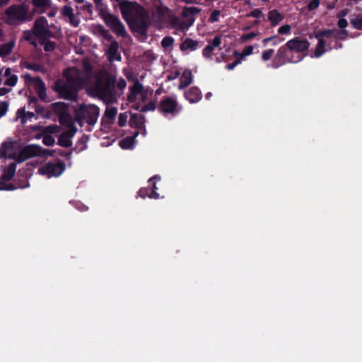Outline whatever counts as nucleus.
I'll return each instance as SVG.
<instances>
[{
	"mask_svg": "<svg viewBox=\"0 0 362 362\" xmlns=\"http://www.w3.org/2000/svg\"><path fill=\"white\" fill-rule=\"evenodd\" d=\"M116 78L105 70L98 71L88 81V93L103 100L105 103H112L117 98L114 93Z\"/></svg>",
	"mask_w": 362,
	"mask_h": 362,
	"instance_id": "f257e3e1",
	"label": "nucleus"
},
{
	"mask_svg": "<svg viewBox=\"0 0 362 362\" xmlns=\"http://www.w3.org/2000/svg\"><path fill=\"white\" fill-rule=\"evenodd\" d=\"M121 13L133 32L145 35L150 25L148 13L136 3L121 4Z\"/></svg>",
	"mask_w": 362,
	"mask_h": 362,
	"instance_id": "f03ea898",
	"label": "nucleus"
},
{
	"mask_svg": "<svg viewBox=\"0 0 362 362\" xmlns=\"http://www.w3.org/2000/svg\"><path fill=\"white\" fill-rule=\"evenodd\" d=\"M33 16L34 13H30L28 5L13 4L5 10L3 20L8 25H16L30 21Z\"/></svg>",
	"mask_w": 362,
	"mask_h": 362,
	"instance_id": "7ed1b4c3",
	"label": "nucleus"
},
{
	"mask_svg": "<svg viewBox=\"0 0 362 362\" xmlns=\"http://www.w3.org/2000/svg\"><path fill=\"white\" fill-rule=\"evenodd\" d=\"M201 8L189 6H185L182 11V18L175 16L172 19L171 27L174 29L186 31L194 23L195 21V16L199 13Z\"/></svg>",
	"mask_w": 362,
	"mask_h": 362,
	"instance_id": "20e7f679",
	"label": "nucleus"
},
{
	"mask_svg": "<svg viewBox=\"0 0 362 362\" xmlns=\"http://www.w3.org/2000/svg\"><path fill=\"white\" fill-rule=\"evenodd\" d=\"M99 112V108L96 105L83 104L76 109L75 119L81 125L84 122L93 125L98 120Z\"/></svg>",
	"mask_w": 362,
	"mask_h": 362,
	"instance_id": "39448f33",
	"label": "nucleus"
},
{
	"mask_svg": "<svg viewBox=\"0 0 362 362\" xmlns=\"http://www.w3.org/2000/svg\"><path fill=\"white\" fill-rule=\"evenodd\" d=\"M64 77L66 82L78 90L85 86L88 89V81L87 80V76H85L78 69L74 67L67 69L64 71Z\"/></svg>",
	"mask_w": 362,
	"mask_h": 362,
	"instance_id": "423d86ee",
	"label": "nucleus"
},
{
	"mask_svg": "<svg viewBox=\"0 0 362 362\" xmlns=\"http://www.w3.org/2000/svg\"><path fill=\"white\" fill-rule=\"evenodd\" d=\"M100 16L107 27L117 36L126 37L127 31L124 25L119 18L105 11V8L103 11H100Z\"/></svg>",
	"mask_w": 362,
	"mask_h": 362,
	"instance_id": "0eeeda50",
	"label": "nucleus"
},
{
	"mask_svg": "<svg viewBox=\"0 0 362 362\" xmlns=\"http://www.w3.org/2000/svg\"><path fill=\"white\" fill-rule=\"evenodd\" d=\"M52 153L48 149H44L38 145H28L19 149L17 161L21 163L29 158L37 156H52Z\"/></svg>",
	"mask_w": 362,
	"mask_h": 362,
	"instance_id": "6e6552de",
	"label": "nucleus"
},
{
	"mask_svg": "<svg viewBox=\"0 0 362 362\" xmlns=\"http://www.w3.org/2000/svg\"><path fill=\"white\" fill-rule=\"evenodd\" d=\"M54 89L63 99L75 101L78 98V90L64 80L57 81L54 84Z\"/></svg>",
	"mask_w": 362,
	"mask_h": 362,
	"instance_id": "1a4fd4ad",
	"label": "nucleus"
},
{
	"mask_svg": "<svg viewBox=\"0 0 362 362\" xmlns=\"http://www.w3.org/2000/svg\"><path fill=\"white\" fill-rule=\"evenodd\" d=\"M130 93L127 99L129 102H146L152 95V90L145 88L139 81H136L132 86L129 88Z\"/></svg>",
	"mask_w": 362,
	"mask_h": 362,
	"instance_id": "9d476101",
	"label": "nucleus"
},
{
	"mask_svg": "<svg viewBox=\"0 0 362 362\" xmlns=\"http://www.w3.org/2000/svg\"><path fill=\"white\" fill-rule=\"evenodd\" d=\"M65 170V165L62 163H47L41 165L37 172L40 175L47 177H58L61 175Z\"/></svg>",
	"mask_w": 362,
	"mask_h": 362,
	"instance_id": "9b49d317",
	"label": "nucleus"
},
{
	"mask_svg": "<svg viewBox=\"0 0 362 362\" xmlns=\"http://www.w3.org/2000/svg\"><path fill=\"white\" fill-rule=\"evenodd\" d=\"M18 153V144L11 139L4 141L0 146V158H13L17 160Z\"/></svg>",
	"mask_w": 362,
	"mask_h": 362,
	"instance_id": "f8f14e48",
	"label": "nucleus"
},
{
	"mask_svg": "<svg viewBox=\"0 0 362 362\" xmlns=\"http://www.w3.org/2000/svg\"><path fill=\"white\" fill-rule=\"evenodd\" d=\"M33 28L38 40L46 37H52L53 35L52 32L49 30L48 22L45 17L37 18L34 22Z\"/></svg>",
	"mask_w": 362,
	"mask_h": 362,
	"instance_id": "ddd939ff",
	"label": "nucleus"
},
{
	"mask_svg": "<svg viewBox=\"0 0 362 362\" xmlns=\"http://www.w3.org/2000/svg\"><path fill=\"white\" fill-rule=\"evenodd\" d=\"M174 17L172 11L165 6H158L156 11L153 13V20L159 24L160 26L167 23L172 25V19Z\"/></svg>",
	"mask_w": 362,
	"mask_h": 362,
	"instance_id": "4468645a",
	"label": "nucleus"
},
{
	"mask_svg": "<svg viewBox=\"0 0 362 362\" xmlns=\"http://www.w3.org/2000/svg\"><path fill=\"white\" fill-rule=\"evenodd\" d=\"M158 109L163 113L175 115L178 112L179 105L175 98L165 97L160 101Z\"/></svg>",
	"mask_w": 362,
	"mask_h": 362,
	"instance_id": "2eb2a0df",
	"label": "nucleus"
},
{
	"mask_svg": "<svg viewBox=\"0 0 362 362\" xmlns=\"http://www.w3.org/2000/svg\"><path fill=\"white\" fill-rule=\"evenodd\" d=\"M289 50L295 52H303L310 47V42L306 39L296 37L287 42Z\"/></svg>",
	"mask_w": 362,
	"mask_h": 362,
	"instance_id": "dca6fc26",
	"label": "nucleus"
},
{
	"mask_svg": "<svg viewBox=\"0 0 362 362\" xmlns=\"http://www.w3.org/2000/svg\"><path fill=\"white\" fill-rule=\"evenodd\" d=\"M288 50L289 48L288 47L287 42L285 45L279 48L274 59V61L276 62H274L273 65L274 68H278L288 62H293L292 59L288 57Z\"/></svg>",
	"mask_w": 362,
	"mask_h": 362,
	"instance_id": "f3484780",
	"label": "nucleus"
},
{
	"mask_svg": "<svg viewBox=\"0 0 362 362\" xmlns=\"http://www.w3.org/2000/svg\"><path fill=\"white\" fill-rule=\"evenodd\" d=\"M77 131L76 128L67 129L64 132L61 134L59 138V144L63 147H69L72 145V137Z\"/></svg>",
	"mask_w": 362,
	"mask_h": 362,
	"instance_id": "a211bd4d",
	"label": "nucleus"
},
{
	"mask_svg": "<svg viewBox=\"0 0 362 362\" xmlns=\"http://www.w3.org/2000/svg\"><path fill=\"white\" fill-rule=\"evenodd\" d=\"M222 35L216 36L211 41L209 42V45L203 49V56L206 58L211 59L212 53L215 48L218 47L222 42Z\"/></svg>",
	"mask_w": 362,
	"mask_h": 362,
	"instance_id": "6ab92c4d",
	"label": "nucleus"
},
{
	"mask_svg": "<svg viewBox=\"0 0 362 362\" xmlns=\"http://www.w3.org/2000/svg\"><path fill=\"white\" fill-rule=\"evenodd\" d=\"M33 6V11L30 13H34V15L36 13H43L46 11V10L52 8V0H32L31 1Z\"/></svg>",
	"mask_w": 362,
	"mask_h": 362,
	"instance_id": "aec40b11",
	"label": "nucleus"
},
{
	"mask_svg": "<svg viewBox=\"0 0 362 362\" xmlns=\"http://www.w3.org/2000/svg\"><path fill=\"white\" fill-rule=\"evenodd\" d=\"M61 13L64 17L69 19V23L74 27H77L80 23L76 17L74 9L69 6H64L61 10Z\"/></svg>",
	"mask_w": 362,
	"mask_h": 362,
	"instance_id": "412c9836",
	"label": "nucleus"
},
{
	"mask_svg": "<svg viewBox=\"0 0 362 362\" xmlns=\"http://www.w3.org/2000/svg\"><path fill=\"white\" fill-rule=\"evenodd\" d=\"M158 179V180L160 181V177L158 176H154L151 178H150L148 180V183L149 185H151L152 186V189H151V193L148 194L147 193V189H142L140 190V195L141 197H145V196H148V197H151V198H159V194L156 192V189H158L156 185V180Z\"/></svg>",
	"mask_w": 362,
	"mask_h": 362,
	"instance_id": "4be33fe9",
	"label": "nucleus"
},
{
	"mask_svg": "<svg viewBox=\"0 0 362 362\" xmlns=\"http://www.w3.org/2000/svg\"><path fill=\"white\" fill-rule=\"evenodd\" d=\"M119 45L117 41H112L106 51V54L107 55L108 59L110 62L114 60L119 61L121 57L120 54L118 53Z\"/></svg>",
	"mask_w": 362,
	"mask_h": 362,
	"instance_id": "5701e85b",
	"label": "nucleus"
},
{
	"mask_svg": "<svg viewBox=\"0 0 362 362\" xmlns=\"http://www.w3.org/2000/svg\"><path fill=\"white\" fill-rule=\"evenodd\" d=\"M129 124L133 128L142 129L145 127V117L141 114H132L129 118Z\"/></svg>",
	"mask_w": 362,
	"mask_h": 362,
	"instance_id": "b1692460",
	"label": "nucleus"
},
{
	"mask_svg": "<svg viewBox=\"0 0 362 362\" xmlns=\"http://www.w3.org/2000/svg\"><path fill=\"white\" fill-rule=\"evenodd\" d=\"M51 37H46L38 40V47L40 46L43 47L45 52H52L57 47V45L55 42L52 41Z\"/></svg>",
	"mask_w": 362,
	"mask_h": 362,
	"instance_id": "393cba45",
	"label": "nucleus"
},
{
	"mask_svg": "<svg viewBox=\"0 0 362 362\" xmlns=\"http://www.w3.org/2000/svg\"><path fill=\"white\" fill-rule=\"evenodd\" d=\"M33 86L41 100L46 98V88L44 82L40 78L33 79Z\"/></svg>",
	"mask_w": 362,
	"mask_h": 362,
	"instance_id": "a878e982",
	"label": "nucleus"
},
{
	"mask_svg": "<svg viewBox=\"0 0 362 362\" xmlns=\"http://www.w3.org/2000/svg\"><path fill=\"white\" fill-rule=\"evenodd\" d=\"M185 95L187 100L190 103H197L202 98V93L197 87L189 88Z\"/></svg>",
	"mask_w": 362,
	"mask_h": 362,
	"instance_id": "bb28decb",
	"label": "nucleus"
},
{
	"mask_svg": "<svg viewBox=\"0 0 362 362\" xmlns=\"http://www.w3.org/2000/svg\"><path fill=\"white\" fill-rule=\"evenodd\" d=\"M4 76L6 78L4 81V85L8 86H14L18 81V76L16 74H12V71L10 68L5 69Z\"/></svg>",
	"mask_w": 362,
	"mask_h": 362,
	"instance_id": "cd10ccee",
	"label": "nucleus"
},
{
	"mask_svg": "<svg viewBox=\"0 0 362 362\" xmlns=\"http://www.w3.org/2000/svg\"><path fill=\"white\" fill-rule=\"evenodd\" d=\"M192 81V73L189 70H185L180 78V85L178 86L179 89H182L189 85Z\"/></svg>",
	"mask_w": 362,
	"mask_h": 362,
	"instance_id": "c85d7f7f",
	"label": "nucleus"
},
{
	"mask_svg": "<svg viewBox=\"0 0 362 362\" xmlns=\"http://www.w3.org/2000/svg\"><path fill=\"white\" fill-rule=\"evenodd\" d=\"M23 38L28 41L36 49H38V40L35 37L33 28L32 30H25L23 32Z\"/></svg>",
	"mask_w": 362,
	"mask_h": 362,
	"instance_id": "c756f323",
	"label": "nucleus"
},
{
	"mask_svg": "<svg viewBox=\"0 0 362 362\" xmlns=\"http://www.w3.org/2000/svg\"><path fill=\"white\" fill-rule=\"evenodd\" d=\"M315 37L318 42L315 49V56L320 57L326 52V42L323 38H320V35H315Z\"/></svg>",
	"mask_w": 362,
	"mask_h": 362,
	"instance_id": "7c9ffc66",
	"label": "nucleus"
},
{
	"mask_svg": "<svg viewBox=\"0 0 362 362\" xmlns=\"http://www.w3.org/2000/svg\"><path fill=\"white\" fill-rule=\"evenodd\" d=\"M284 18V16L281 14L277 10H272L268 13V20L271 22L272 25H276Z\"/></svg>",
	"mask_w": 362,
	"mask_h": 362,
	"instance_id": "2f4dec72",
	"label": "nucleus"
},
{
	"mask_svg": "<svg viewBox=\"0 0 362 362\" xmlns=\"http://www.w3.org/2000/svg\"><path fill=\"white\" fill-rule=\"evenodd\" d=\"M59 123L67 129L76 128L70 115L67 112L59 117Z\"/></svg>",
	"mask_w": 362,
	"mask_h": 362,
	"instance_id": "473e14b6",
	"label": "nucleus"
},
{
	"mask_svg": "<svg viewBox=\"0 0 362 362\" xmlns=\"http://www.w3.org/2000/svg\"><path fill=\"white\" fill-rule=\"evenodd\" d=\"M52 110L59 117L67 112V105L64 103L57 102L51 105Z\"/></svg>",
	"mask_w": 362,
	"mask_h": 362,
	"instance_id": "72a5a7b5",
	"label": "nucleus"
},
{
	"mask_svg": "<svg viewBox=\"0 0 362 362\" xmlns=\"http://www.w3.org/2000/svg\"><path fill=\"white\" fill-rule=\"evenodd\" d=\"M198 42L194 40L191 38H187L180 45V49L182 51L190 49L195 50L198 47Z\"/></svg>",
	"mask_w": 362,
	"mask_h": 362,
	"instance_id": "f704fd0d",
	"label": "nucleus"
},
{
	"mask_svg": "<svg viewBox=\"0 0 362 362\" xmlns=\"http://www.w3.org/2000/svg\"><path fill=\"white\" fill-rule=\"evenodd\" d=\"M14 45L15 43L13 41L0 45V56L4 57L10 54L13 49Z\"/></svg>",
	"mask_w": 362,
	"mask_h": 362,
	"instance_id": "c9c22d12",
	"label": "nucleus"
},
{
	"mask_svg": "<svg viewBox=\"0 0 362 362\" xmlns=\"http://www.w3.org/2000/svg\"><path fill=\"white\" fill-rule=\"evenodd\" d=\"M35 116V114L32 112H25L23 109H19L16 112V118L21 119V123L24 124L27 119H31Z\"/></svg>",
	"mask_w": 362,
	"mask_h": 362,
	"instance_id": "e433bc0d",
	"label": "nucleus"
},
{
	"mask_svg": "<svg viewBox=\"0 0 362 362\" xmlns=\"http://www.w3.org/2000/svg\"><path fill=\"white\" fill-rule=\"evenodd\" d=\"M16 168V165L15 163L10 164L3 175L4 180H10L15 175Z\"/></svg>",
	"mask_w": 362,
	"mask_h": 362,
	"instance_id": "4c0bfd02",
	"label": "nucleus"
},
{
	"mask_svg": "<svg viewBox=\"0 0 362 362\" xmlns=\"http://www.w3.org/2000/svg\"><path fill=\"white\" fill-rule=\"evenodd\" d=\"M59 132V127L56 124H51L43 127L41 131V134L51 135L52 134L58 133Z\"/></svg>",
	"mask_w": 362,
	"mask_h": 362,
	"instance_id": "58836bf2",
	"label": "nucleus"
},
{
	"mask_svg": "<svg viewBox=\"0 0 362 362\" xmlns=\"http://www.w3.org/2000/svg\"><path fill=\"white\" fill-rule=\"evenodd\" d=\"M350 23L354 28L362 30V13L353 17Z\"/></svg>",
	"mask_w": 362,
	"mask_h": 362,
	"instance_id": "ea45409f",
	"label": "nucleus"
},
{
	"mask_svg": "<svg viewBox=\"0 0 362 362\" xmlns=\"http://www.w3.org/2000/svg\"><path fill=\"white\" fill-rule=\"evenodd\" d=\"M42 142L45 145L47 146H53L55 143L54 139L48 134H42Z\"/></svg>",
	"mask_w": 362,
	"mask_h": 362,
	"instance_id": "a19ab883",
	"label": "nucleus"
},
{
	"mask_svg": "<svg viewBox=\"0 0 362 362\" xmlns=\"http://www.w3.org/2000/svg\"><path fill=\"white\" fill-rule=\"evenodd\" d=\"M129 118L128 112L120 113L118 117V124L119 127H124L127 124Z\"/></svg>",
	"mask_w": 362,
	"mask_h": 362,
	"instance_id": "79ce46f5",
	"label": "nucleus"
},
{
	"mask_svg": "<svg viewBox=\"0 0 362 362\" xmlns=\"http://www.w3.org/2000/svg\"><path fill=\"white\" fill-rule=\"evenodd\" d=\"M83 68L84 71L82 73L84 74L85 76H87V80L89 81L91 71V66L90 63L88 61L84 60L83 62Z\"/></svg>",
	"mask_w": 362,
	"mask_h": 362,
	"instance_id": "37998d69",
	"label": "nucleus"
},
{
	"mask_svg": "<svg viewBox=\"0 0 362 362\" xmlns=\"http://www.w3.org/2000/svg\"><path fill=\"white\" fill-rule=\"evenodd\" d=\"M117 112V110L115 107H107L105 112V117L109 119L115 118Z\"/></svg>",
	"mask_w": 362,
	"mask_h": 362,
	"instance_id": "c03bdc74",
	"label": "nucleus"
},
{
	"mask_svg": "<svg viewBox=\"0 0 362 362\" xmlns=\"http://www.w3.org/2000/svg\"><path fill=\"white\" fill-rule=\"evenodd\" d=\"M8 102L0 100V118L6 115V112H8Z\"/></svg>",
	"mask_w": 362,
	"mask_h": 362,
	"instance_id": "a18cd8bd",
	"label": "nucleus"
},
{
	"mask_svg": "<svg viewBox=\"0 0 362 362\" xmlns=\"http://www.w3.org/2000/svg\"><path fill=\"white\" fill-rule=\"evenodd\" d=\"M254 47L252 45L247 46L244 48V49L240 52V57L241 59H244L245 57L249 56L252 54Z\"/></svg>",
	"mask_w": 362,
	"mask_h": 362,
	"instance_id": "49530a36",
	"label": "nucleus"
},
{
	"mask_svg": "<svg viewBox=\"0 0 362 362\" xmlns=\"http://www.w3.org/2000/svg\"><path fill=\"white\" fill-rule=\"evenodd\" d=\"M274 52V50L273 49H268L262 52V59L263 61L267 62L269 60L273 54Z\"/></svg>",
	"mask_w": 362,
	"mask_h": 362,
	"instance_id": "de8ad7c7",
	"label": "nucleus"
},
{
	"mask_svg": "<svg viewBox=\"0 0 362 362\" xmlns=\"http://www.w3.org/2000/svg\"><path fill=\"white\" fill-rule=\"evenodd\" d=\"M174 40L171 37H165L162 41L161 45L163 47L167 48L173 45Z\"/></svg>",
	"mask_w": 362,
	"mask_h": 362,
	"instance_id": "09e8293b",
	"label": "nucleus"
},
{
	"mask_svg": "<svg viewBox=\"0 0 362 362\" xmlns=\"http://www.w3.org/2000/svg\"><path fill=\"white\" fill-rule=\"evenodd\" d=\"M221 15V11L218 10H214L211 13V16L209 18V21L211 23H215L218 21L219 16Z\"/></svg>",
	"mask_w": 362,
	"mask_h": 362,
	"instance_id": "8fccbe9b",
	"label": "nucleus"
},
{
	"mask_svg": "<svg viewBox=\"0 0 362 362\" xmlns=\"http://www.w3.org/2000/svg\"><path fill=\"white\" fill-rule=\"evenodd\" d=\"M105 30L106 29L103 25H97L93 26V33L95 35L101 37L102 35L103 34V31H105Z\"/></svg>",
	"mask_w": 362,
	"mask_h": 362,
	"instance_id": "3c124183",
	"label": "nucleus"
},
{
	"mask_svg": "<svg viewBox=\"0 0 362 362\" xmlns=\"http://www.w3.org/2000/svg\"><path fill=\"white\" fill-rule=\"evenodd\" d=\"M334 33L335 31L332 30H324L316 35H320V38H323L324 37L329 38Z\"/></svg>",
	"mask_w": 362,
	"mask_h": 362,
	"instance_id": "603ef678",
	"label": "nucleus"
},
{
	"mask_svg": "<svg viewBox=\"0 0 362 362\" xmlns=\"http://www.w3.org/2000/svg\"><path fill=\"white\" fill-rule=\"evenodd\" d=\"M156 109V103L154 102H149L148 104L141 107V111L146 112L154 110Z\"/></svg>",
	"mask_w": 362,
	"mask_h": 362,
	"instance_id": "864d4df0",
	"label": "nucleus"
},
{
	"mask_svg": "<svg viewBox=\"0 0 362 362\" xmlns=\"http://www.w3.org/2000/svg\"><path fill=\"white\" fill-rule=\"evenodd\" d=\"M290 31L291 26L289 25H282L278 29V33L282 35L288 34Z\"/></svg>",
	"mask_w": 362,
	"mask_h": 362,
	"instance_id": "5fc2aeb1",
	"label": "nucleus"
},
{
	"mask_svg": "<svg viewBox=\"0 0 362 362\" xmlns=\"http://www.w3.org/2000/svg\"><path fill=\"white\" fill-rule=\"evenodd\" d=\"M25 67L30 70H34L35 71H40L42 67L40 65L35 64V63H28L26 64Z\"/></svg>",
	"mask_w": 362,
	"mask_h": 362,
	"instance_id": "6e6d98bb",
	"label": "nucleus"
},
{
	"mask_svg": "<svg viewBox=\"0 0 362 362\" xmlns=\"http://www.w3.org/2000/svg\"><path fill=\"white\" fill-rule=\"evenodd\" d=\"M320 4V0H312L308 4V9L309 11H313L318 7Z\"/></svg>",
	"mask_w": 362,
	"mask_h": 362,
	"instance_id": "4d7b16f0",
	"label": "nucleus"
},
{
	"mask_svg": "<svg viewBox=\"0 0 362 362\" xmlns=\"http://www.w3.org/2000/svg\"><path fill=\"white\" fill-rule=\"evenodd\" d=\"M248 16L259 18L263 16V14L261 10L257 8L250 12V14H248Z\"/></svg>",
	"mask_w": 362,
	"mask_h": 362,
	"instance_id": "13d9d810",
	"label": "nucleus"
},
{
	"mask_svg": "<svg viewBox=\"0 0 362 362\" xmlns=\"http://www.w3.org/2000/svg\"><path fill=\"white\" fill-rule=\"evenodd\" d=\"M104 39L107 40L109 42L115 41L113 40L112 35L109 33L107 30H105V31H103V34L101 36Z\"/></svg>",
	"mask_w": 362,
	"mask_h": 362,
	"instance_id": "bf43d9fd",
	"label": "nucleus"
},
{
	"mask_svg": "<svg viewBox=\"0 0 362 362\" xmlns=\"http://www.w3.org/2000/svg\"><path fill=\"white\" fill-rule=\"evenodd\" d=\"M257 35V33L252 32V33H247V34L243 35L242 37V40L244 41H246V40H250V39L256 37Z\"/></svg>",
	"mask_w": 362,
	"mask_h": 362,
	"instance_id": "052dcab7",
	"label": "nucleus"
},
{
	"mask_svg": "<svg viewBox=\"0 0 362 362\" xmlns=\"http://www.w3.org/2000/svg\"><path fill=\"white\" fill-rule=\"evenodd\" d=\"M276 38V36H272L269 37L264 38L262 40V42L264 45H266L269 42H273V45H276V42L274 41V40Z\"/></svg>",
	"mask_w": 362,
	"mask_h": 362,
	"instance_id": "680f3d73",
	"label": "nucleus"
},
{
	"mask_svg": "<svg viewBox=\"0 0 362 362\" xmlns=\"http://www.w3.org/2000/svg\"><path fill=\"white\" fill-rule=\"evenodd\" d=\"M337 25L340 28H345L347 25H348V23H347V21L344 18H340L339 21H338V23H337Z\"/></svg>",
	"mask_w": 362,
	"mask_h": 362,
	"instance_id": "e2e57ef3",
	"label": "nucleus"
},
{
	"mask_svg": "<svg viewBox=\"0 0 362 362\" xmlns=\"http://www.w3.org/2000/svg\"><path fill=\"white\" fill-rule=\"evenodd\" d=\"M126 81L123 78L119 79L117 83V87L120 90H123L126 87Z\"/></svg>",
	"mask_w": 362,
	"mask_h": 362,
	"instance_id": "0e129e2a",
	"label": "nucleus"
},
{
	"mask_svg": "<svg viewBox=\"0 0 362 362\" xmlns=\"http://www.w3.org/2000/svg\"><path fill=\"white\" fill-rule=\"evenodd\" d=\"M95 4V7L99 10V11H103V8H105L103 4V1L102 0H93Z\"/></svg>",
	"mask_w": 362,
	"mask_h": 362,
	"instance_id": "69168bd1",
	"label": "nucleus"
},
{
	"mask_svg": "<svg viewBox=\"0 0 362 362\" xmlns=\"http://www.w3.org/2000/svg\"><path fill=\"white\" fill-rule=\"evenodd\" d=\"M52 10L49 11L47 14L49 17H54L55 16L57 12V8L56 6H53L52 5V8H50Z\"/></svg>",
	"mask_w": 362,
	"mask_h": 362,
	"instance_id": "338daca9",
	"label": "nucleus"
},
{
	"mask_svg": "<svg viewBox=\"0 0 362 362\" xmlns=\"http://www.w3.org/2000/svg\"><path fill=\"white\" fill-rule=\"evenodd\" d=\"M88 207L86 205L82 204V205H77V209L81 211H87Z\"/></svg>",
	"mask_w": 362,
	"mask_h": 362,
	"instance_id": "774afa93",
	"label": "nucleus"
}]
</instances>
